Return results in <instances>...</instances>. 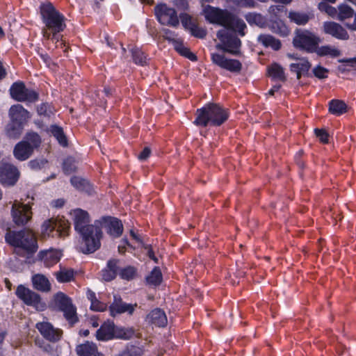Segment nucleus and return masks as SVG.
<instances>
[{"instance_id":"nucleus-26","label":"nucleus","mask_w":356,"mask_h":356,"mask_svg":"<svg viewBox=\"0 0 356 356\" xmlns=\"http://www.w3.org/2000/svg\"><path fill=\"white\" fill-rule=\"evenodd\" d=\"M118 260H110L107 263L106 267L102 270V278L107 282L113 280L116 275L118 269Z\"/></svg>"},{"instance_id":"nucleus-9","label":"nucleus","mask_w":356,"mask_h":356,"mask_svg":"<svg viewBox=\"0 0 356 356\" xmlns=\"http://www.w3.org/2000/svg\"><path fill=\"white\" fill-rule=\"evenodd\" d=\"M54 305L63 312L67 321L74 324L77 321L76 309L71 299L62 292L57 293L54 297Z\"/></svg>"},{"instance_id":"nucleus-23","label":"nucleus","mask_w":356,"mask_h":356,"mask_svg":"<svg viewBox=\"0 0 356 356\" xmlns=\"http://www.w3.org/2000/svg\"><path fill=\"white\" fill-rule=\"evenodd\" d=\"M76 353L79 356H104L98 352L95 343L87 341L76 347Z\"/></svg>"},{"instance_id":"nucleus-41","label":"nucleus","mask_w":356,"mask_h":356,"mask_svg":"<svg viewBox=\"0 0 356 356\" xmlns=\"http://www.w3.org/2000/svg\"><path fill=\"white\" fill-rule=\"evenodd\" d=\"M175 48L180 54L189 58L191 60H196V56L192 52H191L190 50L181 42L175 41Z\"/></svg>"},{"instance_id":"nucleus-58","label":"nucleus","mask_w":356,"mask_h":356,"mask_svg":"<svg viewBox=\"0 0 356 356\" xmlns=\"http://www.w3.org/2000/svg\"><path fill=\"white\" fill-rule=\"evenodd\" d=\"M65 201L63 199L53 200L51 205L56 208H60L64 205Z\"/></svg>"},{"instance_id":"nucleus-43","label":"nucleus","mask_w":356,"mask_h":356,"mask_svg":"<svg viewBox=\"0 0 356 356\" xmlns=\"http://www.w3.org/2000/svg\"><path fill=\"white\" fill-rule=\"evenodd\" d=\"M245 19L250 24H256L261 27L265 24L264 18L260 14L249 13L245 16Z\"/></svg>"},{"instance_id":"nucleus-11","label":"nucleus","mask_w":356,"mask_h":356,"mask_svg":"<svg viewBox=\"0 0 356 356\" xmlns=\"http://www.w3.org/2000/svg\"><path fill=\"white\" fill-rule=\"evenodd\" d=\"M155 15L158 21L163 25L173 27L179 25V21L176 10L165 4L157 6L155 8Z\"/></svg>"},{"instance_id":"nucleus-44","label":"nucleus","mask_w":356,"mask_h":356,"mask_svg":"<svg viewBox=\"0 0 356 356\" xmlns=\"http://www.w3.org/2000/svg\"><path fill=\"white\" fill-rule=\"evenodd\" d=\"M37 111L38 115L49 118L51 115L54 114L55 109L51 104L43 103L38 107Z\"/></svg>"},{"instance_id":"nucleus-12","label":"nucleus","mask_w":356,"mask_h":356,"mask_svg":"<svg viewBox=\"0 0 356 356\" xmlns=\"http://www.w3.org/2000/svg\"><path fill=\"white\" fill-rule=\"evenodd\" d=\"M13 222L17 225L26 224L32 218V212L29 204L15 200L11 209Z\"/></svg>"},{"instance_id":"nucleus-35","label":"nucleus","mask_w":356,"mask_h":356,"mask_svg":"<svg viewBox=\"0 0 356 356\" xmlns=\"http://www.w3.org/2000/svg\"><path fill=\"white\" fill-rule=\"evenodd\" d=\"M270 29L273 32L281 36H287L290 33L289 28L281 20L273 22L270 26Z\"/></svg>"},{"instance_id":"nucleus-52","label":"nucleus","mask_w":356,"mask_h":356,"mask_svg":"<svg viewBox=\"0 0 356 356\" xmlns=\"http://www.w3.org/2000/svg\"><path fill=\"white\" fill-rule=\"evenodd\" d=\"M47 163L44 159H34L29 162V166L33 170H38L44 167Z\"/></svg>"},{"instance_id":"nucleus-40","label":"nucleus","mask_w":356,"mask_h":356,"mask_svg":"<svg viewBox=\"0 0 356 356\" xmlns=\"http://www.w3.org/2000/svg\"><path fill=\"white\" fill-rule=\"evenodd\" d=\"M70 181L72 186L79 191H88L90 188L88 181L79 177H72Z\"/></svg>"},{"instance_id":"nucleus-16","label":"nucleus","mask_w":356,"mask_h":356,"mask_svg":"<svg viewBox=\"0 0 356 356\" xmlns=\"http://www.w3.org/2000/svg\"><path fill=\"white\" fill-rule=\"evenodd\" d=\"M36 328L43 337L50 341L55 342L58 341L62 335V331L60 330L55 328L47 321L38 323L36 324Z\"/></svg>"},{"instance_id":"nucleus-63","label":"nucleus","mask_w":356,"mask_h":356,"mask_svg":"<svg viewBox=\"0 0 356 356\" xmlns=\"http://www.w3.org/2000/svg\"><path fill=\"white\" fill-rule=\"evenodd\" d=\"M40 57L42 59V60L44 61V63L47 65H49L50 64V58L49 57L47 56V55H44V54H41L40 55Z\"/></svg>"},{"instance_id":"nucleus-15","label":"nucleus","mask_w":356,"mask_h":356,"mask_svg":"<svg viewBox=\"0 0 356 356\" xmlns=\"http://www.w3.org/2000/svg\"><path fill=\"white\" fill-rule=\"evenodd\" d=\"M19 172L17 168L9 163L0 165V181L6 186L14 185L19 178Z\"/></svg>"},{"instance_id":"nucleus-6","label":"nucleus","mask_w":356,"mask_h":356,"mask_svg":"<svg viewBox=\"0 0 356 356\" xmlns=\"http://www.w3.org/2000/svg\"><path fill=\"white\" fill-rule=\"evenodd\" d=\"M40 143L41 138L38 134L29 133L22 141L15 145L13 149V155L18 161H26L31 156L34 150L40 146Z\"/></svg>"},{"instance_id":"nucleus-57","label":"nucleus","mask_w":356,"mask_h":356,"mask_svg":"<svg viewBox=\"0 0 356 356\" xmlns=\"http://www.w3.org/2000/svg\"><path fill=\"white\" fill-rule=\"evenodd\" d=\"M164 37L169 40H173L175 38V34L172 31L169 29H163Z\"/></svg>"},{"instance_id":"nucleus-14","label":"nucleus","mask_w":356,"mask_h":356,"mask_svg":"<svg viewBox=\"0 0 356 356\" xmlns=\"http://www.w3.org/2000/svg\"><path fill=\"white\" fill-rule=\"evenodd\" d=\"M211 56L212 62L222 69L236 73L241 70L242 65L236 59L228 58L219 53H212Z\"/></svg>"},{"instance_id":"nucleus-28","label":"nucleus","mask_w":356,"mask_h":356,"mask_svg":"<svg viewBox=\"0 0 356 356\" xmlns=\"http://www.w3.org/2000/svg\"><path fill=\"white\" fill-rule=\"evenodd\" d=\"M288 17L291 22L302 26L305 25L309 22L311 16L306 13L291 10L289 13Z\"/></svg>"},{"instance_id":"nucleus-19","label":"nucleus","mask_w":356,"mask_h":356,"mask_svg":"<svg viewBox=\"0 0 356 356\" xmlns=\"http://www.w3.org/2000/svg\"><path fill=\"white\" fill-rule=\"evenodd\" d=\"M146 321L157 327H164L168 323L165 312L158 308L153 309L147 314Z\"/></svg>"},{"instance_id":"nucleus-51","label":"nucleus","mask_w":356,"mask_h":356,"mask_svg":"<svg viewBox=\"0 0 356 356\" xmlns=\"http://www.w3.org/2000/svg\"><path fill=\"white\" fill-rule=\"evenodd\" d=\"M181 21L183 26L186 29H190L192 26L195 24L194 21L191 19V17L187 14H182L180 15Z\"/></svg>"},{"instance_id":"nucleus-22","label":"nucleus","mask_w":356,"mask_h":356,"mask_svg":"<svg viewBox=\"0 0 356 356\" xmlns=\"http://www.w3.org/2000/svg\"><path fill=\"white\" fill-rule=\"evenodd\" d=\"M40 254L42 260L44 261V264L47 267H51L57 264L62 256V253L60 250L54 249L45 250L42 252Z\"/></svg>"},{"instance_id":"nucleus-56","label":"nucleus","mask_w":356,"mask_h":356,"mask_svg":"<svg viewBox=\"0 0 356 356\" xmlns=\"http://www.w3.org/2000/svg\"><path fill=\"white\" fill-rule=\"evenodd\" d=\"M126 246H131V245L129 243L127 239H122L121 244L118 246L119 252L122 253L125 251Z\"/></svg>"},{"instance_id":"nucleus-53","label":"nucleus","mask_w":356,"mask_h":356,"mask_svg":"<svg viewBox=\"0 0 356 356\" xmlns=\"http://www.w3.org/2000/svg\"><path fill=\"white\" fill-rule=\"evenodd\" d=\"M315 134L316 136L320 139V140L324 143H326L328 142V134L326 131H325L323 129H315Z\"/></svg>"},{"instance_id":"nucleus-62","label":"nucleus","mask_w":356,"mask_h":356,"mask_svg":"<svg viewBox=\"0 0 356 356\" xmlns=\"http://www.w3.org/2000/svg\"><path fill=\"white\" fill-rule=\"evenodd\" d=\"M283 9V6H272L269 8V11L270 13H276V12H280Z\"/></svg>"},{"instance_id":"nucleus-33","label":"nucleus","mask_w":356,"mask_h":356,"mask_svg":"<svg viewBox=\"0 0 356 356\" xmlns=\"http://www.w3.org/2000/svg\"><path fill=\"white\" fill-rule=\"evenodd\" d=\"M87 297L90 301V309L96 312H103L106 309V305L99 301L96 298L95 293L93 291L88 290L87 291Z\"/></svg>"},{"instance_id":"nucleus-54","label":"nucleus","mask_w":356,"mask_h":356,"mask_svg":"<svg viewBox=\"0 0 356 356\" xmlns=\"http://www.w3.org/2000/svg\"><path fill=\"white\" fill-rule=\"evenodd\" d=\"M175 6L180 10H186L188 7V3L187 0H175Z\"/></svg>"},{"instance_id":"nucleus-1","label":"nucleus","mask_w":356,"mask_h":356,"mask_svg":"<svg viewBox=\"0 0 356 356\" xmlns=\"http://www.w3.org/2000/svg\"><path fill=\"white\" fill-rule=\"evenodd\" d=\"M203 12L207 20L223 26L217 33L220 43L216 45V48L233 55L238 54L241 42L236 35V33H238L241 36L245 35V22L226 10L209 6L205 7Z\"/></svg>"},{"instance_id":"nucleus-24","label":"nucleus","mask_w":356,"mask_h":356,"mask_svg":"<svg viewBox=\"0 0 356 356\" xmlns=\"http://www.w3.org/2000/svg\"><path fill=\"white\" fill-rule=\"evenodd\" d=\"M310 67L311 64L305 58H297L296 63L290 65L291 72L296 73L298 79H300L301 75L307 73Z\"/></svg>"},{"instance_id":"nucleus-20","label":"nucleus","mask_w":356,"mask_h":356,"mask_svg":"<svg viewBox=\"0 0 356 356\" xmlns=\"http://www.w3.org/2000/svg\"><path fill=\"white\" fill-rule=\"evenodd\" d=\"M115 324L113 321L104 322L97 330L96 337L99 341H108L113 339Z\"/></svg>"},{"instance_id":"nucleus-8","label":"nucleus","mask_w":356,"mask_h":356,"mask_svg":"<svg viewBox=\"0 0 356 356\" xmlns=\"http://www.w3.org/2000/svg\"><path fill=\"white\" fill-rule=\"evenodd\" d=\"M320 42V38L308 30H298L293 38L296 47L309 52H314Z\"/></svg>"},{"instance_id":"nucleus-64","label":"nucleus","mask_w":356,"mask_h":356,"mask_svg":"<svg viewBox=\"0 0 356 356\" xmlns=\"http://www.w3.org/2000/svg\"><path fill=\"white\" fill-rule=\"evenodd\" d=\"M280 85H275L268 92V94L270 95H273L275 92L278 91L280 88Z\"/></svg>"},{"instance_id":"nucleus-32","label":"nucleus","mask_w":356,"mask_h":356,"mask_svg":"<svg viewBox=\"0 0 356 356\" xmlns=\"http://www.w3.org/2000/svg\"><path fill=\"white\" fill-rule=\"evenodd\" d=\"M113 338L127 340L134 334V330L131 327H114Z\"/></svg>"},{"instance_id":"nucleus-17","label":"nucleus","mask_w":356,"mask_h":356,"mask_svg":"<svg viewBox=\"0 0 356 356\" xmlns=\"http://www.w3.org/2000/svg\"><path fill=\"white\" fill-rule=\"evenodd\" d=\"M9 116L12 122L19 124H23L30 118L29 113L20 104L10 107Z\"/></svg>"},{"instance_id":"nucleus-42","label":"nucleus","mask_w":356,"mask_h":356,"mask_svg":"<svg viewBox=\"0 0 356 356\" xmlns=\"http://www.w3.org/2000/svg\"><path fill=\"white\" fill-rule=\"evenodd\" d=\"M22 130V124H16L12 122L7 127V134L10 138H18Z\"/></svg>"},{"instance_id":"nucleus-21","label":"nucleus","mask_w":356,"mask_h":356,"mask_svg":"<svg viewBox=\"0 0 356 356\" xmlns=\"http://www.w3.org/2000/svg\"><path fill=\"white\" fill-rule=\"evenodd\" d=\"M136 307V304H127L122 302L120 300H118L115 299L114 302L110 306V314L113 317L124 312L132 314Z\"/></svg>"},{"instance_id":"nucleus-47","label":"nucleus","mask_w":356,"mask_h":356,"mask_svg":"<svg viewBox=\"0 0 356 356\" xmlns=\"http://www.w3.org/2000/svg\"><path fill=\"white\" fill-rule=\"evenodd\" d=\"M136 275V269L131 266H127L122 269L120 272V276L124 280H131Z\"/></svg>"},{"instance_id":"nucleus-48","label":"nucleus","mask_w":356,"mask_h":356,"mask_svg":"<svg viewBox=\"0 0 356 356\" xmlns=\"http://www.w3.org/2000/svg\"><path fill=\"white\" fill-rule=\"evenodd\" d=\"M76 168L75 161L72 158H67L63 162V170L66 173H71Z\"/></svg>"},{"instance_id":"nucleus-31","label":"nucleus","mask_w":356,"mask_h":356,"mask_svg":"<svg viewBox=\"0 0 356 356\" xmlns=\"http://www.w3.org/2000/svg\"><path fill=\"white\" fill-rule=\"evenodd\" d=\"M268 72L274 80L284 81L286 79L283 68L277 63H273L269 66Z\"/></svg>"},{"instance_id":"nucleus-61","label":"nucleus","mask_w":356,"mask_h":356,"mask_svg":"<svg viewBox=\"0 0 356 356\" xmlns=\"http://www.w3.org/2000/svg\"><path fill=\"white\" fill-rule=\"evenodd\" d=\"M353 17H354L353 22V23L347 22V23H346V26H347L350 29H352V30L355 31V30H356V13H355V14L353 15Z\"/></svg>"},{"instance_id":"nucleus-59","label":"nucleus","mask_w":356,"mask_h":356,"mask_svg":"<svg viewBox=\"0 0 356 356\" xmlns=\"http://www.w3.org/2000/svg\"><path fill=\"white\" fill-rule=\"evenodd\" d=\"M339 63H346L350 66H353L356 63V56L351 58L348 59H340L339 60Z\"/></svg>"},{"instance_id":"nucleus-7","label":"nucleus","mask_w":356,"mask_h":356,"mask_svg":"<svg viewBox=\"0 0 356 356\" xmlns=\"http://www.w3.org/2000/svg\"><path fill=\"white\" fill-rule=\"evenodd\" d=\"M70 223L64 218L46 220L41 226V236L46 238H65L68 235Z\"/></svg>"},{"instance_id":"nucleus-10","label":"nucleus","mask_w":356,"mask_h":356,"mask_svg":"<svg viewBox=\"0 0 356 356\" xmlns=\"http://www.w3.org/2000/svg\"><path fill=\"white\" fill-rule=\"evenodd\" d=\"M16 295L26 305L32 306L38 311H43L46 308V304L41 300L38 293L22 285L17 287Z\"/></svg>"},{"instance_id":"nucleus-60","label":"nucleus","mask_w":356,"mask_h":356,"mask_svg":"<svg viewBox=\"0 0 356 356\" xmlns=\"http://www.w3.org/2000/svg\"><path fill=\"white\" fill-rule=\"evenodd\" d=\"M130 235L132 237V238L136 242L138 243V244H141L142 243V241L139 236V235H138L136 233H135L133 230H131L130 231Z\"/></svg>"},{"instance_id":"nucleus-30","label":"nucleus","mask_w":356,"mask_h":356,"mask_svg":"<svg viewBox=\"0 0 356 356\" xmlns=\"http://www.w3.org/2000/svg\"><path fill=\"white\" fill-rule=\"evenodd\" d=\"M320 56L337 57L341 55V51L336 47L331 45L317 46L315 51Z\"/></svg>"},{"instance_id":"nucleus-55","label":"nucleus","mask_w":356,"mask_h":356,"mask_svg":"<svg viewBox=\"0 0 356 356\" xmlns=\"http://www.w3.org/2000/svg\"><path fill=\"white\" fill-rule=\"evenodd\" d=\"M151 151L149 147H145L143 152L138 155V159L141 161L147 159L150 155Z\"/></svg>"},{"instance_id":"nucleus-25","label":"nucleus","mask_w":356,"mask_h":356,"mask_svg":"<svg viewBox=\"0 0 356 356\" xmlns=\"http://www.w3.org/2000/svg\"><path fill=\"white\" fill-rule=\"evenodd\" d=\"M108 234L114 237L121 235L123 230L122 222L117 218H108L104 219Z\"/></svg>"},{"instance_id":"nucleus-46","label":"nucleus","mask_w":356,"mask_h":356,"mask_svg":"<svg viewBox=\"0 0 356 356\" xmlns=\"http://www.w3.org/2000/svg\"><path fill=\"white\" fill-rule=\"evenodd\" d=\"M132 56L134 61L138 65H143L146 63V56L140 49H136L132 50Z\"/></svg>"},{"instance_id":"nucleus-38","label":"nucleus","mask_w":356,"mask_h":356,"mask_svg":"<svg viewBox=\"0 0 356 356\" xmlns=\"http://www.w3.org/2000/svg\"><path fill=\"white\" fill-rule=\"evenodd\" d=\"M146 280L147 282L151 285L156 286L160 284L162 281V274L160 269L155 267L146 277Z\"/></svg>"},{"instance_id":"nucleus-39","label":"nucleus","mask_w":356,"mask_h":356,"mask_svg":"<svg viewBox=\"0 0 356 356\" xmlns=\"http://www.w3.org/2000/svg\"><path fill=\"white\" fill-rule=\"evenodd\" d=\"M354 14L353 10L346 4H341L338 6L337 16H338V18L340 20L350 18Z\"/></svg>"},{"instance_id":"nucleus-37","label":"nucleus","mask_w":356,"mask_h":356,"mask_svg":"<svg viewBox=\"0 0 356 356\" xmlns=\"http://www.w3.org/2000/svg\"><path fill=\"white\" fill-rule=\"evenodd\" d=\"M49 132L56 138L58 142L62 146H65L67 145V140L61 127H58L57 125H51L49 128Z\"/></svg>"},{"instance_id":"nucleus-29","label":"nucleus","mask_w":356,"mask_h":356,"mask_svg":"<svg viewBox=\"0 0 356 356\" xmlns=\"http://www.w3.org/2000/svg\"><path fill=\"white\" fill-rule=\"evenodd\" d=\"M258 40L266 47H271L273 50H278L281 47V42L270 35H260Z\"/></svg>"},{"instance_id":"nucleus-18","label":"nucleus","mask_w":356,"mask_h":356,"mask_svg":"<svg viewBox=\"0 0 356 356\" xmlns=\"http://www.w3.org/2000/svg\"><path fill=\"white\" fill-rule=\"evenodd\" d=\"M325 33L332 35L333 37L340 39H348V33L346 30L339 24L333 22H327L323 24Z\"/></svg>"},{"instance_id":"nucleus-2","label":"nucleus","mask_w":356,"mask_h":356,"mask_svg":"<svg viewBox=\"0 0 356 356\" xmlns=\"http://www.w3.org/2000/svg\"><path fill=\"white\" fill-rule=\"evenodd\" d=\"M70 216L74 225L75 230L82 237L84 247L82 248L83 253H92L100 247V239L102 236L99 222H95L90 225V216L87 211L81 209H72Z\"/></svg>"},{"instance_id":"nucleus-45","label":"nucleus","mask_w":356,"mask_h":356,"mask_svg":"<svg viewBox=\"0 0 356 356\" xmlns=\"http://www.w3.org/2000/svg\"><path fill=\"white\" fill-rule=\"evenodd\" d=\"M318 8L321 11L326 13L328 15H330L332 17H334L337 15V9L333 6L328 5L325 2L319 3Z\"/></svg>"},{"instance_id":"nucleus-49","label":"nucleus","mask_w":356,"mask_h":356,"mask_svg":"<svg viewBox=\"0 0 356 356\" xmlns=\"http://www.w3.org/2000/svg\"><path fill=\"white\" fill-rule=\"evenodd\" d=\"M313 73L316 77L322 79L327 77L328 70L321 65H318L313 69Z\"/></svg>"},{"instance_id":"nucleus-27","label":"nucleus","mask_w":356,"mask_h":356,"mask_svg":"<svg viewBox=\"0 0 356 356\" xmlns=\"http://www.w3.org/2000/svg\"><path fill=\"white\" fill-rule=\"evenodd\" d=\"M32 282L35 289L41 291H49L51 289V284L48 279L43 275L36 274L33 276Z\"/></svg>"},{"instance_id":"nucleus-13","label":"nucleus","mask_w":356,"mask_h":356,"mask_svg":"<svg viewBox=\"0 0 356 356\" xmlns=\"http://www.w3.org/2000/svg\"><path fill=\"white\" fill-rule=\"evenodd\" d=\"M11 97L19 102H35L38 99L37 93L27 89L23 83L17 82L13 84L10 89Z\"/></svg>"},{"instance_id":"nucleus-50","label":"nucleus","mask_w":356,"mask_h":356,"mask_svg":"<svg viewBox=\"0 0 356 356\" xmlns=\"http://www.w3.org/2000/svg\"><path fill=\"white\" fill-rule=\"evenodd\" d=\"M189 31L193 35L200 38H204L207 34L206 31L204 29L199 27L196 24H194Z\"/></svg>"},{"instance_id":"nucleus-4","label":"nucleus","mask_w":356,"mask_h":356,"mask_svg":"<svg viewBox=\"0 0 356 356\" xmlns=\"http://www.w3.org/2000/svg\"><path fill=\"white\" fill-rule=\"evenodd\" d=\"M5 238L7 243L15 248V253L19 255L26 257L38 250L36 238L30 230L9 232Z\"/></svg>"},{"instance_id":"nucleus-3","label":"nucleus","mask_w":356,"mask_h":356,"mask_svg":"<svg viewBox=\"0 0 356 356\" xmlns=\"http://www.w3.org/2000/svg\"><path fill=\"white\" fill-rule=\"evenodd\" d=\"M40 12L43 23L45 24V28L42 31L43 36L58 42L59 38L57 34L62 32L66 26L65 17L51 3L43 4L40 8Z\"/></svg>"},{"instance_id":"nucleus-34","label":"nucleus","mask_w":356,"mask_h":356,"mask_svg":"<svg viewBox=\"0 0 356 356\" xmlns=\"http://www.w3.org/2000/svg\"><path fill=\"white\" fill-rule=\"evenodd\" d=\"M58 282L63 283L68 282L74 278V270L72 269L60 268V270L54 273Z\"/></svg>"},{"instance_id":"nucleus-5","label":"nucleus","mask_w":356,"mask_h":356,"mask_svg":"<svg viewBox=\"0 0 356 356\" xmlns=\"http://www.w3.org/2000/svg\"><path fill=\"white\" fill-rule=\"evenodd\" d=\"M228 119L226 109L216 104H207L197 111L194 123L198 126H220Z\"/></svg>"},{"instance_id":"nucleus-36","label":"nucleus","mask_w":356,"mask_h":356,"mask_svg":"<svg viewBox=\"0 0 356 356\" xmlns=\"http://www.w3.org/2000/svg\"><path fill=\"white\" fill-rule=\"evenodd\" d=\"M330 112L334 115H341L346 112V105L340 100H332L329 104Z\"/></svg>"}]
</instances>
